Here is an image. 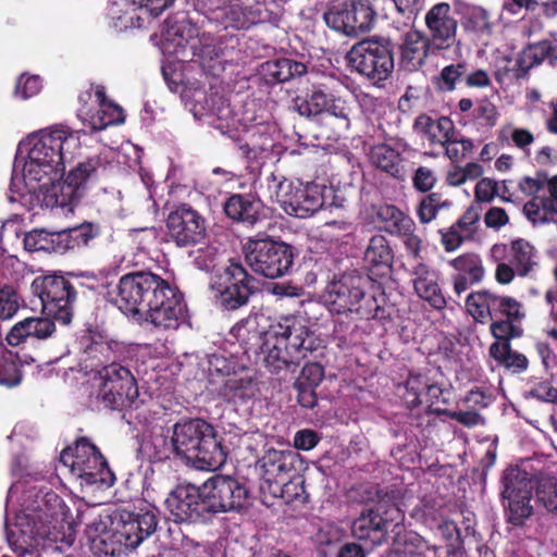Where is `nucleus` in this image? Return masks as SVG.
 Here are the masks:
<instances>
[{
	"label": "nucleus",
	"mask_w": 557,
	"mask_h": 557,
	"mask_svg": "<svg viewBox=\"0 0 557 557\" xmlns=\"http://www.w3.org/2000/svg\"><path fill=\"white\" fill-rule=\"evenodd\" d=\"M163 55V78L172 92L178 94L185 107L196 120L232 136L240 120L225 99L211 92V77L224 70L223 50L209 33H200L194 17L187 12H177L166 18L159 34L151 37Z\"/></svg>",
	"instance_id": "obj_1"
},
{
	"label": "nucleus",
	"mask_w": 557,
	"mask_h": 557,
	"mask_svg": "<svg viewBox=\"0 0 557 557\" xmlns=\"http://www.w3.org/2000/svg\"><path fill=\"white\" fill-rule=\"evenodd\" d=\"M81 150V131L53 125L23 138L16 148L8 198L28 209L40 207V196L62 178L65 163Z\"/></svg>",
	"instance_id": "obj_2"
},
{
	"label": "nucleus",
	"mask_w": 557,
	"mask_h": 557,
	"mask_svg": "<svg viewBox=\"0 0 557 557\" xmlns=\"http://www.w3.org/2000/svg\"><path fill=\"white\" fill-rule=\"evenodd\" d=\"M27 459L16 456L11 471L20 475L8 493L5 505V534L9 546L18 557H24L42 539L45 530L36 523L33 512H40L57 522H69V510L58 494L48 488L41 480L24 475Z\"/></svg>",
	"instance_id": "obj_3"
},
{
	"label": "nucleus",
	"mask_w": 557,
	"mask_h": 557,
	"mask_svg": "<svg viewBox=\"0 0 557 557\" xmlns=\"http://www.w3.org/2000/svg\"><path fill=\"white\" fill-rule=\"evenodd\" d=\"M231 334L246 352L261 342L259 347L263 361L272 373L298 366L321 345L308 322L302 317L294 314L281 317L271 323L262 335L257 332L255 321L237 323L232 327Z\"/></svg>",
	"instance_id": "obj_4"
},
{
	"label": "nucleus",
	"mask_w": 557,
	"mask_h": 557,
	"mask_svg": "<svg viewBox=\"0 0 557 557\" xmlns=\"http://www.w3.org/2000/svg\"><path fill=\"white\" fill-rule=\"evenodd\" d=\"M174 454L199 470H216L226 455L216 440L213 428L202 419L180 421L172 432Z\"/></svg>",
	"instance_id": "obj_5"
},
{
	"label": "nucleus",
	"mask_w": 557,
	"mask_h": 557,
	"mask_svg": "<svg viewBox=\"0 0 557 557\" xmlns=\"http://www.w3.org/2000/svg\"><path fill=\"white\" fill-rule=\"evenodd\" d=\"M286 0H200L195 2V12L222 28H248L258 23L269 22L273 8Z\"/></svg>",
	"instance_id": "obj_6"
},
{
	"label": "nucleus",
	"mask_w": 557,
	"mask_h": 557,
	"mask_svg": "<svg viewBox=\"0 0 557 557\" xmlns=\"http://www.w3.org/2000/svg\"><path fill=\"white\" fill-rule=\"evenodd\" d=\"M268 190L286 214L299 219L318 212L325 203L326 193H332L324 185L294 182L280 173L268 177Z\"/></svg>",
	"instance_id": "obj_7"
},
{
	"label": "nucleus",
	"mask_w": 557,
	"mask_h": 557,
	"mask_svg": "<svg viewBox=\"0 0 557 557\" xmlns=\"http://www.w3.org/2000/svg\"><path fill=\"white\" fill-rule=\"evenodd\" d=\"M60 462L81 481L82 486L109 488L115 481L102 454L87 438H81L74 447L63 449Z\"/></svg>",
	"instance_id": "obj_8"
},
{
	"label": "nucleus",
	"mask_w": 557,
	"mask_h": 557,
	"mask_svg": "<svg viewBox=\"0 0 557 557\" xmlns=\"http://www.w3.org/2000/svg\"><path fill=\"white\" fill-rule=\"evenodd\" d=\"M101 169L99 157L89 158L73 168L62 182L61 178L53 183L49 191L40 196V207L60 211L61 214L73 212L74 205L83 196Z\"/></svg>",
	"instance_id": "obj_9"
},
{
	"label": "nucleus",
	"mask_w": 557,
	"mask_h": 557,
	"mask_svg": "<svg viewBox=\"0 0 557 557\" xmlns=\"http://www.w3.org/2000/svg\"><path fill=\"white\" fill-rule=\"evenodd\" d=\"M165 284V280L151 272L127 273L116 286L115 304L124 314L138 322Z\"/></svg>",
	"instance_id": "obj_10"
},
{
	"label": "nucleus",
	"mask_w": 557,
	"mask_h": 557,
	"mask_svg": "<svg viewBox=\"0 0 557 557\" xmlns=\"http://www.w3.org/2000/svg\"><path fill=\"white\" fill-rule=\"evenodd\" d=\"M361 277L344 276L332 282L324 295L331 312L356 313L360 319H374L380 311V304L374 294H367L361 288Z\"/></svg>",
	"instance_id": "obj_11"
},
{
	"label": "nucleus",
	"mask_w": 557,
	"mask_h": 557,
	"mask_svg": "<svg viewBox=\"0 0 557 557\" xmlns=\"http://www.w3.org/2000/svg\"><path fill=\"white\" fill-rule=\"evenodd\" d=\"M244 250L249 268L255 273L268 278L285 275L293 265L292 248L269 237H250L245 244Z\"/></svg>",
	"instance_id": "obj_12"
},
{
	"label": "nucleus",
	"mask_w": 557,
	"mask_h": 557,
	"mask_svg": "<svg viewBox=\"0 0 557 557\" xmlns=\"http://www.w3.org/2000/svg\"><path fill=\"white\" fill-rule=\"evenodd\" d=\"M347 60L355 71L374 84L386 81L394 69L392 49L385 40L366 39L355 44Z\"/></svg>",
	"instance_id": "obj_13"
},
{
	"label": "nucleus",
	"mask_w": 557,
	"mask_h": 557,
	"mask_svg": "<svg viewBox=\"0 0 557 557\" xmlns=\"http://www.w3.org/2000/svg\"><path fill=\"white\" fill-rule=\"evenodd\" d=\"M98 398L110 409L136 405L138 387L128 368L111 362L98 371Z\"/></svg>",
	"instance_id": "obj_14"
},
{
	"label": "nucleus",
	"mask_w": 557,
	"mask_h": 557,
	"mask_svg": "<svg viewBox=\"0 0 557 557\" xmlns=\"http://www.w3.org/2000/svg\"><path fill=\"white\" fill-rule=\"evenodd\" d=\"M519 190L532 198L524 205L523 212L533 224H545L557 215V175L525 176L518 183Z\"/></svg>",
	"instance_id": "obj_15"
},
{
	"label": "nucleus",
	"mask_w": 557,
	"mask_h": 557,
	"mask_svg": "<svg viewBox=\"0 0 557 557\" xmlns=\"http://www.w3.org/2000/svg\"><path fill=\"white\" fill-rule=\"evenodd\" d=\"M32 290L39 297L48 317L62 324L71 322L75 292L67 280L55 274L37 276L32 283Z\"/></svg>",
	"instance_id": "obj_16"
},
{
	"label": "nucleus",
	"mask_w": 557,
	"mask_h": 557,
	"mask_svg": "<svg viewBox=\"0 0 557 557\" xmlns=\"http://www.w3.org/2000/svg\"><path fill=\"white\" fill-rule=\"evenodd\" d=\"M208 521L216 513L243 508L248 490L232 476L213 475L199 486Z\"/></svg>",
	"instance_id": "obj_17"
},
{
	"label": "nucleus",
	"mask_w": 557,
	"mask_h": 557,
	"mask_svg": "<svg viewBox=\"0 0 557 557\" xmlns=\"http://www.w3.org/2000/svg\"><path fill=\"white\" fill-rule=\"evenodd\" d=\"M502 496L507 520L513 525H521L533 513L531 496L534 487L530 474L518 467L504 471Z\"/></svg>",
	"instance_id": "obj_18"
},
{
	"label": "nucleus",
	"mask_w": 557,
	"mask_h": 557,
	"mask_svg": "<svg viewBox=\"0 0 557 557\" xmlns=\"http://www.w3.org/2000/svg\"><path fill=\"white\" fill-rule=\"evenodd\" d=\"M404 522L403 510L396 505L387 506L380 502L375 509L362 512L351 525L352 535L360 541H369L380 545L387 540L389 533L400 528Z\"/></svg>",
	"instance_id": "obj_19"
},
{
	"label": "nucleus",
	"mask_w": 557,
	"mask_h": 557,
	"mask_svg": "<svg viewBox=\"0 0 557 557\" xmlns=\"http://www.w3.org/2000/svg\"><path fill=\"white\" fill-rule=\"evenodd\" d=\"M77 116L90 131H101L111 125L122 124L125 120L123 109L106 97L104 87L90 86L78 96Z\"/></svg>",
	"instance_id": "obj_20"
},
{
	"label": "nucleus",
	"mask_w": 557,
	"mask_h": 557,
	"mask_svg": "<svg viewBox=\"0 0 557 557\" xmlns=\"http://www.w3.org/2000/svg\"><path fill=\"white\" fill-rule=\"evenodd\" d=\"M376 13L370 0L337 2L327 8L323 14L325 24L347 36H357L370 30Z\"/></svg>",
	"instance_id": "obj_21"
},
{
	"label": "nucleus",
	"mask_w": 557,
	"mask_h": 557,
	"mask_svg": "<svg viewBox=\"0 0 557 557\" xmlns=\"http://www.w3.org/2000/svg\"><path fill=\"white\" fill-rule=\"evenodd\" d=\"M189 320L187 305L177 287L166 282L157 295L139 323L148 322L160 330H177Z\"/></svg>",
	"instance_id": "obj_22"
},
{
	"label": "nucleus",
	"mask_w": 557,
	"mask_h": 557,
	"mask_svg": "<svg viewBox=\"0 0 557 557\" xmlns=\"http://www.w3.org/2000/svg\"><path fill=\"white\" fill-rule=\"evenodd\" d=\"M211 287L220 304L228 310H234L247 304L249 297L256 292L255 280L238 263H231L224 272L215 278Z\"/></svg>",
	"instance_id": "obj_23"
},
{
	"label": "nucleus",
	"mask_w": 557,
	"mask_h": 557,
	"mask_svg": "<svg viewBox=\"0 0 557 557\" xmlns=\"http://www.w3.org/2000/svg\"><path fill=\"white\" fill-rule=\"evenodd\" d=\"M298 455L292 450L268 449L257 461V471L263 493H277L278 484L296 474Z\"/></svg>",
	"instance_id": "obj_24"
},
{
	"label": "nucleus",
	"mask_w": 557,
	"mask_h": 557,
	"mask_svg": "<svg viewBox=\"0 0 557 557\" xmlns=\"http://www.w3.org/2000/svg\"><path fill=\"white\" fill-rule=\"evenodd\" d=\"M466 307L469 314L479 323H486L498 314L523 319L522 306L515 298L502 297L488 290H478L468 295Z\"/></svg>",
	"instance_id": "obj_25"
},
{
	"label": "nucleus",
	"mask_w": 557,
	"mask_h": 557,
	"mask_svg": "<svg viewBox=\"0 0 557 557\" xmlns=\"http://www.w3.org/2000/svg\"><path fill=\"white\" fill-rule=\"evenodd\" d=\"M89 236L83 226L72 227L57 232L33 230L24 237V247L28 251L64 252L81 245H86Z\"/></svg>",
	"instance_id": "obj_26"
},
{
	"label": "nucleus",
	"mask_w": 557,
	"mask_h": 557,
	"mask_svg": "<svg viewBox=\"0 0 557 557\" xmlns=\"http://www.w3.org/2000/svg\"><path fill=\"white\" fill-rule=\"evenodd\" d=\"M113 536L126 548H136L150 536L157 528V517L151 510L143 512L122 511L114 521Z\"/></svg>",
	"instance_id": "obj_27"
},
{
	"label": "nucleus",
	"mask_w": 557,
	"mask_h": 557,
	"mask_svg": "<svg viewBox=\"0 0 557 557\" xmlns=\"http://www.w3.org/2000/svg\"><path fill=\"white\" fill-rule=\"evenodd\" d=\"M169 236L178 247L199 244L206 236L205 219L191 207L183 205L166 219Z\"/></svg>",
	"instance_id": "obj_28"
},
{
	"label": "nucleus",
	"mask_w": 557,
	"mask_h": 557,
	"mask_svg": "<svg viewBox=\"0 0 557 557\" xmlns=\"http://www.w3.org/2000/svg\"><path fill=\"white\" fill-rule=\"evenodd\" d=\"M199 486L178 485L165 498V507L176 522H208Z\"/></svg>",
	"instance_id": "obj_29"
},
{
	"label": "nucleus",
	"mask_w": 557,
	"mask_h": 557,
	"mask_svg": "<svg viewBox=\"0 0 557 557\" xmlns=\"http://www.w3.org/2000/svg\"><path fill=\"white\" fill-rule=\"evenodd\" d=\"M248 141L242 149L246 158L261 166L268 160L277 159L282 152L280 132L274 123H258L246 128Z\"/></svg>",
	"instance_id": "obj_30"
},
{
	"label": "nucleus",
	"mask_w": 557,
	"mask_h": 557,
	"mask_svg": "<svg viewBox=\"0 0 557 557\" xmlns=\"http://www.w3.org/2000/svg\"><path fill=\"white\" fill-rule=\"evenodd\" d=\"M376 218L386 224V230L401 238L407 251L414 258L420 256L422 240L416 234L414 221L393 205H380L374 208Z\"/></svg>",
	"instance_id": "obj_31"
},
{
	"label": "nucleus",
	"mask_w": 557,
	"mask_h": 557,
	"mask_svg": "<svg viewBox=\"0 0 557 557\" xmlns=\"http://www.w3.org/2000/svg\"><path fill=\"white\" fill-rule=\"evenodd\" d=\"M425 25L434 49H447L456 41L458 22L448 3L433 5L425 14Z\"/></svg>",
	"instance_id": "obj_32"
},
{
	"label": "nucleus",
	"mask_w": 557,
	"mask_h": 557,
	"mask_svg": "<svg viewBox=\"0 0 557 557\" xmlns=\"http://www.w3.org/2000/svg\"><path fill=\"white\" fill-rule=\"evenodd\" d=\"M491 258L494 261L507 260L519 276L532 273L539 264L536 249L525 239L512 240L509 245L495 244L491 248Z\"/></svg>",
	"instance_id": "obj_33"
},
{
	"label": "nucleus",
	"mask_w": 557,
	"mask_h": 557,
	"mask_svg": "<svg viewBox=\"0 0 557 557\" xmlns=\"http://www.w3.org/2000/svg\"><path fill=\"white\" fill-rule=\"evenodd\" d=\"M413 290L433 309L443 310L447 300L438 284L440 273L429 264L418 261L410 270Z\"/></svg>",
	"instance_id": "obj_34"
},
{
	"label": "nucleus",
	"mask_w": 557,
	"mask_h": 557,
	"mask_svg": "<svg viewBox=\"0 0 557 557\" xmlns=\"http://www.w3.org/2000/svg\"><path fill=\"white\" fill-rule=\"evenodd\" d=\"M219 385V396L236 408L249 407L259 391L257 381L246 367L223 379Z\"/></svg>",
	"instance_id": "obj_35"
},
{
	"label": "nucleus",
	"mask_w": 557,
	"mask_h": 557,
	"mask_svg": "<svg viewBox=\"0 0 557 557\" xmlns=\"http://www.w3.org/2000/svg\"><path fill=\"white\" fill-rule=\"evenodd\" d=\"M409 150V145L400 138H393L387 143L374 145L369 153L373 165L382 171L397 176L401 169V156Z\"/></svg>",
	"instance_id": "obj_36"
},
{
	"label": "nucleus",
	"mask_w": 557,
	"mask_h": 557,
	"mask_svg": "<svg viewBox=\"0 0 557 557\" xmlns=\"http://www.w3.org/2000/svg\"><path fill=\"white\" fill-rule=\"evenodd\" d=\"M82 363L86 370L98 373L104 366L116 362L121 345L116 342L96 341L90 337L83 338Z\"/></svg>",
	"instance_id": "obj_37"
},
{
	"label": "nucleus",
	"mask_w": 557,
	"mask_h": 557,
	"mask_svg": "<svg viewBox=\"0 0 557 557\" xmlns=\"http://www.w3.org/2000/svg\"><path fill=\"white\" fill-rule=\"evenodd\" d=\"M431 50H435L432 41L420 30L409 29L401 37L400 59L409 71L421 66Z\"/></svg>",
	"instance_id": "obj_38"
},
{
	"label": "nucleus",
	"mask_w": 557,
	"mask_h": 557,
	"mask_svg": "<svg viewBox=\"0 0 557 557\" xmlns=\"http://www.w3.org/2000/svg\"><path fill=\"white\" fill-rule=\"evenodd\" d=\"M306 73V64L287 58L267 61L259 69V77L267 85L285 83Z\"/></svg>",
	"instance_id": "obj_39"
},
{
	"label": "nucleus",
	"mask_w": 557,
	"mask_h": 557,
	"mask_svg": "<svg viewBox=\"0 0 557 557\" xmlns=\"http://www.w3.org/2000/svg\"><path fill=\"white\" fill-rule=\"evenodd\" d=\"M139 454L151 462L170 458L174 454V449L169 432L165 433L162 425L153 424L150 432L144 435L139 446Z\"/></svg>",
	"instance_id": "obj_40"
},
{
	"label": "nucleus",
	"mask_w": 557,
	"mask_h": 557,
	"mask_svg": "<svg viewBox=\"0 0 557 557\" xmlns=\"http://www.w3.org/2000/svg\"><path fill=\"white\" fill-rule=\"evenodd\" d=\"M54 323L49 318H27L16 323L7 335L11 346H17L28 338L46 339L54 332Z\"/></svg>",
	"instance_id": "obj_41"
},
{
	"label": "nucleus",
	"mask_w": 557,
	"mask_h": 557,
	"mask_svg": "<svg viewBox=\"0 0 557 557\" xmlns=\"http://www.w3.org/2000/svg\"><path fill=\"white\" fill-rule=\"evenodd\" d=\"M414 129L422 134L432 146H444L451 135L454 125L448 117L432 119L428 115H420L414 121Z\"/></svg>",
	"instance_id": "obj_42"
},
{
	"label": "nucleus",
	"mask_w": 557,
	"mask_h": 557,
	"mask_svg": "<svg viewBox=\"0 0 557 557\" xmlns=\"http://www.w3.org/2000/svg\"><path fill=\"white\" fill-rule=\"evenodd\" d=\"M261 202L251 196L233 195L224 205L226 215L235 221L253 225L260 214Z\"/></svg>",
	"instance_id": "obj_43"
},
{
	"label": "nucleus",
	"mask_w": 557,
	"mask_h": 557,
	"mask_svg": "<svg viewBox=\"0 0 557 557\" xmlns=\"http://www.w3.org/2000/svg\"><path fill=\"white\" fill-rule=\"evenodd\" d=\"M393 544L397 553L406 555H425V550L432 552V557H437V547L429 546L426 542L416 532L404 529L403 522L400 528L394 532Z\"/></svg>",
	"instance_id": "obj_44"
},
{
	"label": "nucleus",
	"mask_w": 557,
	"mask_h": 557,
	"mask_svg": "<svg viewBox=\"0 0 557 557\" xmlns=\"http://www.w3.org/2000/svg\"><path fill=\"white\" fill-rule=\"evenodd\" d=\"M393 261V250L383 235H374L370 238L364 250V262L370 268L389 269Z\"/></svg>",
	"instance_id": "obj_45"
},
{
	"label": "nucleus",
	"mask_w": 557,
	"mask_h": 557,
	"mask_svg": "<svg viewBox=\"0 0 557 557\" xmlns=\"http://www.w3.org/2000/svg\"><path fill=\"white\" fill-rule=\"evenodd\" d=\"M138 13L135 0H112L108 14L114 23V27L122 29L137 28L136 14Z\"/></svg>",
	"instance_id": "obj_46"
},
{
	"label": "nucleus",
	"mask_w": 557,
	"mask_h": 557,
	"mask_svg": "<svg viewBox=\"0 0 557 557\" xmlns=\"http://www.w3.org/2000/svg\"><path fill=\"white\" fill-rule=\"evenodd\" d=\"M557 59V44L543 40L528 46L521 54V65L532 67L541 64L545 60L553 61Z\"/></svg>",
	"instance_id": "obj_47"
},
{
	"label": "nucleus",
	"mask_w": 557,
	"mask_h": 557,
	"mask_svg": "<svg viewBox=\"0 0 557 557\" xmlns=\"http://www.w3.org/2000/svg\"><path fill=\"white\" fill-rule=\"evenodd\" d=\"M462 26L467 32L490 35L492 33L491 14L479 5L467 7L462 16Z\"/></svg>",
	"instance_id": "obj_48"
},
{
	"label": "nucleus",
	"mask_w": 557,
	"mask_h": 557,
	"mask_svg": "<svg viewBox=\"0 0 557 557\" xmlns=\"http://www.w3.org/2000/svg\"><path fill=\"white\" fill-rule=\"evenodd\" d=\"M425 375L410 374L404 384L398 385L397 394L407 407H418L423 404V391L425 388Z\"/></svg>",
	"instance_id": "obj_49"
},
{
	"label": "nucleus",
	"mask_w": 557,
	"mask_h": 557,
	"mask_svg": "<svg viewBox=\"0 0 557 557\" xmlns=\"http://www.w3.org/2000/svg\"><path fill=\"white\" fill-rule=\"evenodd\" d=\"M244 364H239L236 358H227L224 355L214 354L208 359V372L210 375V383H218L234 373L238 372Z\"/></svg>",
	"instance_id": "obj_50"
},
{
	"label": "nucleus",
	"mask_w": 557,
	"mask_h": 557,
	"mask_svg": "<svg viewBox=\"0 0 557 557\" xmlns=\"http://www.w3.org/2000/svg\"><path fill=\"white\" fill-rule=\"evenodd\" d=\"M352 113V102H349L342 97H334L332 95L324 115L325 117L334 119L336 121V127L339 131H348L350 127Z\"/></svg>",
	"instance_id": "obj_51"
},
{
	"label": "nucleus",
	"mask_w": 557,
	"mask_h": 557,
	"mask_svg": "<svg viewBox=\"0 0 557 557\" xmlns=\"http://www.w3.org/2000/svg\"><path fill=\"white\" fill-rule=\"evenodd\" d=\"M458 274H465L471 283H479L484 276V268L481 258L475 253H465L448 261Z\"/></svg>",
	"instance_id": "obj_52"
},
{
	"label": "nucleus",
	"mask_w": 557,
	"mask_h": 557,
	"mask_svg": "<svg viewBox=\"0 0 557 557\" xmlns=\"http://www.w3.org/2000/svg\"><path fill=\"white\" fill-rule=\"evenodd\" d=\"M174 0H135L138 13L136 14L137 28L147 27L150 22L159 16Z\"/></svg>",
	"instance_id": "obj_53"
},
{
	"label": "nucleus",
	"mask_w": 557,
	"mask_h": 557,
	"mask_svg": "<svg viewBox=\"0 0 557 557\" xmlns=\"http://www.w3.org/2000/svg\"><path fill=\"white\" fill-rule=\"evenodd\" d=\"M498 139L506 144H512L525 154H530L531 146L535 140L534 135L529 129L512 126L502 128Z\"/></svg>",
	"instance_id": "obj_54"
},
{
	"label": "nucleus",
	"mask_w": 557,
	"mask_h": 557,
	"mask_svg": "<svg viewBox=\"0 0 557 557\" xmlns=\"http://www.w3.org/2000/svg\"><path fill=\"white\" fill-rule=\"evenodd\" d=\"M281 491L277 493H269L271 496L276 498H282L286 503H290L294 500H306V492L304 487L302 478L296 472L295 476L289 478L286 482L278 484Z\"/></svg>",
	"instance_id": "obj_55"
},
{
	"label": "nucleus",
	"mask_w": 557,
	"mask_h": 557,
	"mask_svg": "<svg viewBox=\"0 0 557 557\" xmlns=\"http://www.w3.org/2000/svg\"><path fill=\"white\" fill-rule=\"evenodd\" d=\"M22 373L15 356L8 354L0 358V385L13 387L21 383Z\"/></svg>",
	"instance_id": "obj_56"
},
{
	"label": "nucleus",
	"mask_w": 557,
	"mask_h": 557,
	"mask_svg": "<svg viewBox=\"0 0 557 557\" xmlns=\"http://www.w3.org/2000/svg\"><path fill=\"white\" fill-rule=\"evenodd\" d=\"M521 320L506 317L505 320L494 321L490 326L491 333L496 339L505 342L520 337L522 335V329L519 325Z\"/></svg>",
	"instance_id": "obj_57"
},
{
	"label": "nucleus",
	"mask_w": 557,
	"mask_h": 557,
	"mask_svg": "<svg viewBox=\"0 0 557 557\" xmlns=\"http://www.w3.org/2000/svg\"><path fill=\"white\" fill-rule=\"evenodd\" d=\"M445 206L448 205L442 202L437 194H430L420 201L417 215L422 224L430 223L436 218L438 210Z\"/></svg>",
	"instance_id": "obj_58"
},
{
	"label": "nucleus",
	"mask_w": 557,
	"mask_h": 557,
	"mask_svg": "<svg viewBox=\"0 0 557 557\" xmlns=\"http://www.w3.org/2000/svg\"><path fill=\"white\" fill-rule=\"evenodd\" d=\"M445 154L451 161H459L463 159L473 149V143L471 139L460 137L456 134L450 136L449 140L445 143Z\"/></svg>",
	"instance_id": "obj_59"
},
{
	"label": "nucleus",
	"mask_w": 557,
	"mask_h": 557,
	"mask_svg": "<svg viewBox=\"0 0 557 557\" xmlns=\"http://www.w3.org/2000/svg\"><path fill=\"white\" fill-rule=\"evenodd\" d=\"M42 87L41 78L38 75L22 74L15 86V97L26 100L36 96Z\"/></svg>",
	"instance_id": "obj_60"
},
{
	"label": "nucleus",
	"mask_w": 557,
	"mask_h": 557,
	"mask_svg": "<svg viewBox=\"0 0 557 557\" xmlns=\"http://www.w3.org/2000/svg\"><path fill=\"white\" fill-rule=\"evenodd\" d=\"M18 308L20 297L16 292L10 286L0 288V320L13 318Z\"/></svg>",
	"instance_id": "obj_61"
},
{
	"label": "nucleus",
	"mask_w": 557,
	"mask_h": 557,
	"mask_svg": "<svg viewBox=\"0 0 557 557\" xmlns=\"http://www.w3.org/2000/svg\"><path fill=\"white\" fill-rule=\"evenodd\" d=\"M481 206L472 203L455 224L461 233L471 238L479 227Z\"/></svg>",
	"instance_id": "obj_62"
},
{
	"label": "nucleus",
	"mask_w": 557,
	"mask_h": 557,
	"mask_svg": "<svg viewBox=\"0 0 557 557\" xmlns=\"http://www.w3.org/2000/svg\"><path fill=\"white\" fill-rule=\"evenodd\" d=\"M467 72V66L463 62L450 64L445 66L438 77V86L442 90L451 91L455 89L456 82L461 78Z\"/></svg>",
	"instance_id": "obj_63"
},
{
	"label": "nucleus",
	"mask_w": 557,
	"mask_h": 557,
	"mask_svg": "<svg viewBox=\"0 0 557 557\" xmlns=\"http://www.w3.org/2000/svg\"><path fill=\"white\" fill-rule=\"evenodd\" d=\"M536 498L548 511H557V481H542L536 490Z\"/></svg>",
	"instance_id": "obj_64"
}]
</instances>
